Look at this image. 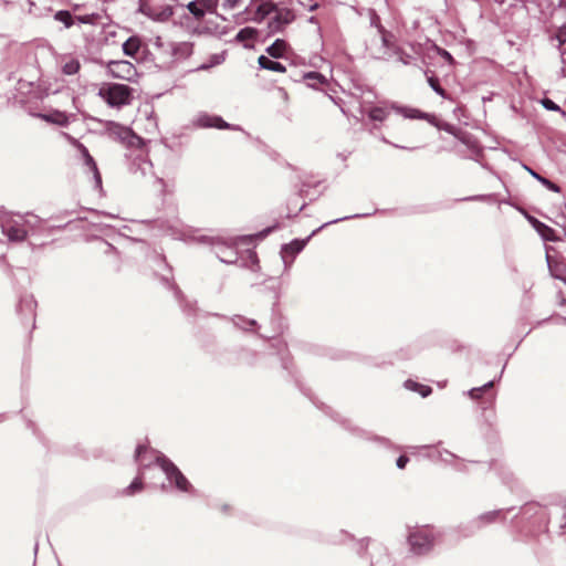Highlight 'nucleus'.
<instances>
[{"label":"nucleus","instance_id":"nucleus-44","mask_svg":"<svg viewBox=\"0 0 566 566\" xmlns=\"http://www.w3.org/2000/svg\"><path fill=\"white\" fill-rule=\"evenodd\" d=\"M434 48H436L438 55H440L442 59H444L449 64L454 63V59L449 51H447L446 49L439 48L437 45H434Z\"/></svg>","mask_w":566,"mask_h":566},{"label":"nucleus","instance_id":"nucleus-25","mask_svg":"<svg viewBox=\"0 0 566 566\" xmlns=\"http://www.w3.org/2000/svg\"><path fill=\"white\" fill-rule=\"evenodd\" d=\"M40 117L48 123H53L62 127L67 126L70 123L67 115L60 111H54L49 114H41Z\"/></svg>","mask_w":566,"mask_h":566},{"label":"nucleus","instance_id":"nucleus-13","mask_svg":"<svg viewBox=\"0 0 566 566\" xmlns=\"http://www.w3.org/2000/svg\"><path fill=\"white\" fill-rule=\"evenodd\" d=\"M107 130L109 134L116 136L123 143H126L129 146H137L142 144V138L137 136L129 127L123 126L115 122H109L107 124Z\"/></svg>","mask_w":566,"mask_h":566},{"label":"nucleus","instance_id":"nucleus-52","mask_svg":"<svg viewBox=\"0 0 566 566\" xmlns=\"http://www.w3.org/2000/svg\"><path fill=\"white\" fill-rule=\"evenodd\" d=\"M248 258H249V260H250V262L252 264H258L259 259H258V255H256V253L254 251L248 250Z\"/></svg>","mask_w":566,"mask_h":566},{"label":"nucleus","instance_id":"nucleus-64","mask_svg":"<svg viewBox=\"0 0 566 566\" xmlns=\"http://www.w3.org/2000/svg\"><path fill=\"white\" fill-rule=\"evenodd\" d=\"M382 42L385 45H387V39L385 36L382 38Z\"/></svg>","mask_w":566,"mask_h":566},{"label":"nucleus","instance_id":"nucleus-33","mask_svg":"<svg viewBox=\"0 0 566 566\" xmlns=\"http://www.w3.org/2000/svg\"><path fill=\"white\" fill-rule=\"evenodd\" d=\"M231 321L235 327L242 331H251L258 325L255 319L245 318L241 315H234Z\"/></svg>","mask_w":566,"mask_h":566},{"label":"nucleus","instance_id":"nucleus-48","mask_svg":"<svg viewBox=\"0 0 566 566\" xmlns=\"http://www.w3.org/2000/svg\"><path fill=\"white\" fill-rule=\"evenodd\" d=\"M493 197H494V195H476V196L468 197V198H465L464 200H470V201H484V200L492 199Z\"/></svg>","mask_w":566,"mask_h":566},{"label":"nucleus","instance_id":"nucleus-16","mask_svg":"<svg viewBox=\"0 0 566 566\" xmlns=\"http://www.w3.org/2000/svg\"><path fill=\"white\" fill-rule=\"evenodd\" d=\"M140 11L148 18L160 22L169 20L174 14L172 8L168 4L161 8H156L150 4H143L140 7Z\"/></svg>","mask_w":566,"mask_h":566},{"label":"nucleus","instance_id":"nucleus-22","mask_svg":"<svg viewBox=\"0 0 566 566\" xmlns=\"http://www.w3.org/2000/svg\"><path fill=\"white\" fill-rule=\"evenodd\" d=\"M259 66L264 70L283 73L286 71L285 66L269 56L260 55L258 59Z\"/></svg>","mask_w":566,"mask_h":566},{"label":"nucleus","instance_id":"nucleus-3","mask_svg":"<svg viewBox=\"0 0 566 566\" xmlns=\"http://www.w3.org/2000/svg\"><path fill=\"white\" fill-rule=\"evenodd\" d=\"M133 88L126 84L111 83L102 87L98 95L112 107L128 105L132 101Z\"/></svg>","mask_w":566,"mask_h":566},{"label":"nucleus","instance_id":"nucleus-32","mask_svg":"<svg viewBox=\"0 0 566 566\" xmlns=\"http://www.w3.org/2000/svg\"><path fill=\"white\" fill-rule=\"evenodd\" d=\"M405 388L418 392L423 398L428 397L432 392L431 387L410 379L405 381Z\"/></svg>","mask_w":566,"mask_h":566},{"label":"nucleus","instance_id":"nucleus-12","mask_svg":"<svg viewBox=\"0 0 566 566\" xmlns=\"http://www.w3.org/2000/svg\"><path fill=\"white\" fill-rule=\"evenodd\" d=\"M107 130L109 134L116 136L123 143H126L129 146H137L142 144V138L137 136L129 127L123 126L115 122H109L107 124Z\"/></svg>","mask_w":566,"mask_h":566},{"label":"nucleus","instance_id":"nucleus-59","mask_svg":"<svg viewBox=\"0 0 566 566\" xmlns=\"http://www.w3.org/2000/svg\"><path fill=\"white\" fill-rule=\"evenodd\" d=\"M318 8V3L315 2V1H311V3H308V11H315L316 9Z\"/></svg>","mask_w":566,"mask_h":566},{"label":"nucleus","instance_id":"nucleus-31","mask_svg":"<svg viewBox=\"0 0 566 566\" xmlns=\"http://www.w3.org/2000/svg\"><path fill=\"white\" fill-rule=\"evenodd\" d=\"M19 219H22L23 224H25V229H28L29 232H34L36 229L41 227L43 221L34 214L27 213L24 216H18Z\"/></svg>","mask_w":566,"mask_h":566},{"label":"nucleus","instance_id":"nucleus-54","mask_svg":"<svg viewBox=\"0 0 566 566\" xmlns=\"http://www.w3.org/2000/svg\"><path fill=\"white\" fill-rule=\"evenodd\" d=\"M77 148H78L82 157H85L86 154H90L88 149L81 143H77Z\"/></svg>","mask_w":566,"mask_h":566},{"label":"nucleus","instance_id":"nucleus-47","mask_svg":"<svg viewBox=\"0 0 566 566\" xmlns=\"http://www.w3.org/2000/svg\"><path fill=\"white\" fill-rule=\"evenodd\" d=\"M277 228V224L275 226H272V227H268L265 229H263L262 231L258 232L255 234V237L258 239H264L265 237H268L271 232H273L275 229Z\"/></svg>","mask_w":566,"mask_h":566},{"label":"nucleus","instance_id":"nucleus-24","mask_svg":"<svg viewBox=\"0 0 566 566\" xmlns=\"http://www.w3.org/2000/svg\"><path fill=\"white\" fill-rule=\"evenodd\" d=\"M192 43L178 42L171 46V53L176 59H187L192 54Z\"/></svg>","mask_w":566,"mask_h":566},{"label":"nucleus","instance_id":"nucleus-27","mask_svg":"<svg viewBox=\"0 0 566 566\" xmlns=\"http://www.w3.org/2000/svg\"><path fill=\"white\" fill-rule=\"evenodd\" d=\"M367 116L375 122H384L389 115V107L386 105L373 106L366 111Z\"/></svg>","mask_w":566,"mask_h":566},{"label":"nucleus","instance_id":"nucleus-30","mask_svg":"<svg viewBox=\"0 0 566 566\" xmlns=\"http://www.w3.org/2000/svg\"><path fill=\"white\" fill-rule=\"evenodd\" d=\"M279 10V7L275 2L266 0L262 1L256 8V15L260 17L261 20L270 15L271 13H275Z\"/></svg>","mask_w":566,"mask_h":566},{"label":"nucleus","instance_id":"nucleus-37","mask_svg":"<svg viewBox=\"0 0 566 566\" xmlns=\"http://www.w3.org/2000/svg\"><path fill=\"white\" fill-rule=\"evenodd\" d=\"M143 476H136L132 483L124 489L123 494L126 496L133 495L143 490Z\"/></svg>","mask_w":566,"mask_h":566},{"label":"nucleus","instance_id":"nucleus-10","mask_svg":"<svg viewBox=\"0 0 566 566\" xmlns=\"http://www.w3.org/2000/svg\"><path fill=\"white\" fill-rule=\"evenodd\" d=\"M156 261L158 263L159 266H164L167 271L166 274H160V280L161 282L167 286V287H170L174 290L175 292V296L176 298L180 302V305L184 310V312L188 313V314H191V312H195V305L191 304L190 302H186L184 300V295L181 293V291L172 282V275H171V269L169 268V265L167 264L166 262V259L165 256L163 255H156Z\"/></svg>","mask_w":566,"mask_h":566},{"label":"nucleus","instance_id":"nucleus-56","mask_svg":"<svg viewBox=\"0 0 566 566\" xmlns=\"http://www.w3.org/2000/svg\"><path fill=\"white\" fill-rule=\"evenodd\" d=\"M528 220H530V222L532 223V226L534 227L535 230L538 229V223H543L542 221L537 220L534 217H530Z\"/></svg>","mask_w":566,"mask_h":566},{"label":"nucleus","instance_id":"nucleus-26","mask_svg":"<svg viewBox=\"0 0 566 566\" xmlns=\"http://www.w3.org/2000/svg\"><path fill=\"white\" fill-rule=\"evenodd\" d=\"M524 168L528 171V174L534 178L536 179L538 182H541L544 187H546L548 190L553 191V192H557L559 193L562 191V188L551 181L549 179H547L546 177H543L542 175H539L537 171H535L534 169H532L531 167L524 165Z\"/></svg>","mask_w":566,"mask_h":566},{"label":"nucleus","instance_id":"nucleus-21","mask_svg":"<svg viewBox=\"0 0 566 566\" xmlns=\"http://www.w3.org/2000/svg\"><path fill=\"white\" fill-rule=\"evenodd\" d=\"M429 86L442 98H449L447 91L440 85L439 78L436 76L433 71L426 70L424 72Z\"/></svg>","mask_w":566,"mask_h":566},{"label":"nucleus","instance_id":"nucleus-57","mask_svg":"<svg viewBox=\"0 0 566 566\" xmlns=\"http://www.w3.org/2000/svg\"><path fill=\"white\" fill-rule=\"evenodd\" d=\"M528 220H530V222L532 223V226L534 227L535 230L538 229V223H543L542 221L537 220L534 217H530Z\"/></svg>","mask_w":566,"mask_h":566},{"label":"nucleus","instance_id":"nucleus-43","mask_svg":"<svg viewBox=\"0 0 566 566\" xmlns=\"http://www.w3.org/2000/svg\"><path fill=\"white\" fill-rule=\"evenodd\" d=\"M209 13H214L218 8L219 0H197Z\"/></svg>","mask_w":566,"mask_h":566},{"label":"nucleus","instance_id":"nucleus-1","mask_svg":"<svg viewBox=\"0 0 566 566\" xmlns=\"http://www.w3.org/2000/svg\"><path fill=\"white\" fill-rule=\"evenodd\" d=\"M148 453H151V458L155 459L156 464L160 467L171 485H174L180 492L195 493V489L191 483L170 459H168L161 452L155 450L148 451L147 448L142 444L137 446L135 451V459L140 464V475L143 474L144 469L147 468L151 462L150 458L149 461L146 462V455Z\"/></svg>","mask_w":566,"mask_h":566},{"label":"nucleus","instance_id":"nucleus-63","mask_svg":"<svg viewBox=\"0 0 566 566\" xmlns=\"http://www.w3.org/2000/svg\"><path fill=\"white\" fill-rule=\"evenodd\" d=\"M496 464H497L496 462H491L490 463V469H495Z\"/></svg>","mask_w":566,"mask_h":566},{"label":"nucleus","instance_id":"nucleus-55","mask_svg":"<svg viewBox=\"0 0 566 566\" xmlns=\"http://www.w3.org/2000/svg\"><path fill=\"white\" fill-rule=\"evenodd\" d=\"M367 544H368V538L367 539H361L359 543H358V554H361V551H364L366 547H367Z\"/></svg>","mask_w":566,"mask_h":566},{"label":"nucleus","instance_id":"nucleus-6","mask_svg":"<svg viewBox=\"0 0 566 566\" xmlns=\"http://www.w3.org/2000/svg\"><path fill=\"white\" fill-rule=\"evenodd\" d=\"M524 520L534 525L537 531H545L548 524V515L546 509L537 502H528L524 504L518 512Z\"/></svg>","mask_w":566,"mask_h":566},{"label":"nucleus","instance_id":"nucleus-19","mask_svg":"<svg viewBox=\"0 0 566 566\" xmlns=\"http://www.w3.org/2000/svg\"><path fill=\"white\" fill-rule=\"evenodd\" d=\"M439 457V461H442L449 465H452L457 471H464L465 465L463 460H460L454 453L449 450L436 451Z\"/></svg>","mask_w":566,"mask_h":566},{"label":"nucleus","instance_id":"nucleus-9","mask_svg":"<svg viewBox=\"0 0 566 566\" xmlns=\"http://www.w3.org/2000/svg\"><path fill=\"white\" fill-rule=\"evenodd\" d=\"M510 511H512V509H507L505 511L504 510H495V511L482 513L476 518L470 521L465 525L460 526V531L463 533V536H465V537L471 536L476 531L482 528L483 526L494 523L500 515L504 514L505 512H510Z\"/></svg>","mask_w":566,"mask_h":566},{"label":"nucleus","instance_id":"nucleus-60","mask_svg":"<svg viewBox=\"0 0 566 566\" xmlns=\"http://www.w3.org/2000/svg\"><path fill=\"white\" fill-rule=\"evenodd\" d=\"M563 518L565 520L564 523H562L559 525L560 530H564L566 527V505H565V509H564V516Z\"/></svg>","mask_w":566,"mask_h":566},{"label":"nucleus","instance_id":"nucleus-28","mask_svg":"<svg viewBox=\"0 0 566 566\" xmlns=\"http://www.w3.org/2000/svg\"><path fill=\"white\" fill-rule=\"evenodd\" d=\"M140 40L138 36H129L123 44V52L125 55L134 57L140 49Z\"/></svg>","mask_w":566,"mask_h":566},{"label":"nucleus","instance_id":"nucleus-42","mask_svg":"<svg viewBox=\"0 0 566 566\" xmlns=\"http://www.w3.org/2000/svg\"><path fill=\"white\" fill-rule=\"evenodd\" d=\"M223 61H224L223 54H212L209 59V62L201 64L197 70H199V71L209 70L212 66L221 64Z\"/></svg>","mask_w":566,"mask_h":566},{"label":"nucleus","instance_id":"nucleus-46","mask_svg":"<svg viewBox=\"0 0 566 566\" xmlns=\"http://www.w3.org/2000/svg\"><path fill=\"white\" fill-rule=\"evenodd\" d=\"M396 54L398 55V60L405 64V65H409L411 64V60H412V56L410 54H407L406 52L401 51V50H397L396 51Z\"/></svg>","mask_w":566,"mask_h":566},{"label":"nucleus","instance_id":"nucleus-14","mask_svg":"<svg viewBox=\"0 0 566 566\" xmlns=\"http://www.w3.org/2000/svg\"><path fill=\"white\" fill-rule=\"evenodd\" d=\"M295 19V14L291 9L283 8L275 12V15L269 21V30L271 33L281 32L285 25L292 23Z\"/></svg>","mask_w":566,"mask_h":566},{"label":"nucleus","instance_id":"nucleus-18","mask_svg":"<svg viewBox=\"0 0 566 566\" xmlns=\"http://www.w3.org/2000/svg\"><path fill=\"white\" fill-rule=\"evenodd\" d=\"M150 169L151 163L143 158H135L129 164V172L136 178L145 177Z\"/></svg>","mask_w":566,"mask_h":566},{"label":"nucleus","instance_id":"nucleus-58","mask_svg":"<svg viewBox=\"0 0 566 566\" xmlns=\"http://www.w3.org/2000/svg\"><path fill=\"white\" fill-rule=\"evenodd\" d=\"M381 140H382L384 143H387V144L392 145V146H394V147H396V148H400V149H408V148H407V147H405V146H400V145H397V144H392V143H390L389 140H387V139H386V137H381Z\"/></svg>","mask_w":566,"mask_h":566},{"label":"nucleus","instance_id":"nucleus-36","mask_svg":"<svg viewBox=\"0 0 566 566\" xmlns=\"http://www.w3.org/2000/svg\"><path fill=\"white\" fill-rule=\"evenodd\" d=\"M187 9L197 20L202 19L208 12L197 0L190 1L187 4Z\"/></svg>","mask_w":566,"mask_h":566},{"label":"nucleus","instance_id":"nucleus-20","mask_svg":"<svg viewBox=\"0 0 566 566\" xmlns=\"http://www.w3.org/2000/svg\"><path fill=\"white\" fill-rule=\"evenodd\" d=\"M287 46L289 45L285 40L276 39L271 45L266 48L265 51L270 57L280 59L284 56Z\"/></svg>","mask_w":566,"mask_h":566},{"label":"nucleus","instance_id":"nucleus-29","mask_svg":"<svg viewBox=\"0 0 566 566\" xmlns=\"http://www.w3.org/2000/svg\"><path fill=\"white\" fill-rule=\"evenodd\" d=\"M303 78L306 81L307 85L313 88H317L321 85H324L327 83L326 77L321 74L319 72H307L303 75Z\"/></svg>","mask_w":566,"mask_h":566},{"label":"nucleus","instance_id":"nucleus-4","mask_svg":"<svg viewBox=\"0 0 566 566\" xmlns=\"http://www.w3.org/2000/svg\"><path fill=\"white\" fill-rule=\"evenodd\" d=\"M2 212L0 213V227L2 233L8 238L10 242H22L28 237V229L23 224L22 219L14 218L4 211L3 207H0Z\"/></svg>","mask_w":566,"mask_h":566},{"label":"nucleus","instance_id":"nucleus-49","mask_svg":"<svg viewBox=\"0 0 566 566\" xmlns=\"http://www.w3.org/2000/svg\"><path fill=\"white\" fill-rule=\"evenodd\" d=\"M556 38L558 40V49L560 50L562 45L566 42V30L565 29H560L558 31Z\"/></svg>","mask_w":566,"mask_h":566},{"label":"nucleus","instance_id":"nucleus-7","mask_svg":"<svg viewBox=\"0 0 566 566\" xmlns=\"http://www.w3.org/2000/svg\"><path fill=\"white\" fill-rule=\"evenodd\" d=\"M410 549L416 555H424L433 547L431 530L427 527L417 528L408 536Z\"/></svg>","mask_w":566,"mask_h":566},{"label":"nucleus","instance_id":"nucleus-51","mask_svg":"<svg viewBox=\"0 0 566 566\" xmlns=\"http://www.w3.org/2000/svg\"><path fill=\"white\" fill-rule=\"evenodd\" d=\"M77 20L80 23L88 24L93 22V15H77L74 17V21Z\"/></svg>","mask_w":566,"mask_h":566},{"label":"nucleus","instance_id":"nucleus-11","mask_svg":"<svg viewBox=\"0 0 566 566\" xmlns=\"http://www.w3.org/2000/svg\"><path fill=\"white\" fill-rule=\"evenodd\" d=\"M195 124L201 128L242 130L240 126L227 123L221 116L209 115L207 113L199 114L195 120Z\"/></svg>","mask_w":566,"mask_h":566},{"label":"nucleus","instance_id":"nucleus-8","mask_svg":"<svg viewBox=\"0 0 566 566\" xmlns=\"http://www.w3.org/2000/svg\"><path fill=\"white\" fill-rule=\"evenodd\" d=\"M197 241L212 245L214 254L223 263L233 264L238 261L233 247L223 243L219 238L201 235L197 238Z\"/></svg>","mask_w":566,"mask_h":566},{"label":"nucleus","instance_id":"nucleus-53","mask_svg":"<svg viewBox=\"0 0 566 566\" xmlns=\"http://www.w3.org/2000/svg\"><path fill=\"white\" fill-rule=\"evenodd\" d=\"M339 421H340L344 426H346V428H347L348 430L357 431L359 434H364V433H365V432H364L363 430H360V429L352 428V427H350V424H349V421H348V420H344V419H342V420H339Z\"/></svg>","mask_w":566,"mask_h":566},{"label":"nucleus","instance_id":"nucleus-23","mask_svg":"<svg viewBox=\"0 0 566 566\" xmlns=\"http://www.w3.org/2000/svg\"><path fill=\"white\" fill-rule=\"evenodd\" d=\"M82 158L84 160V165L87 167L88 172H92V175H93L95 188L101 189L102 188V177H101V174L98 171V168H97V165H96L94 158L90 154H86L85 157H82Z\"/></svg>","mask_w":566,"mask_h":566},{"label":"nucleus","instance_id":"nucleus-38","mask_svg":"<svg viewBox=\"0 0 566 566\" xmlns=\"http://www.w3.org/2000/svg\"><path fill=\"white\" fill-rule=\"evenodd\" d=\"M539 103L545 109L552 111V112H558L563 117H566V112L559 105H557L553 99H551L548 97H544L539 101Z\"/></svg>","mask_w":566,"mask_h":566},{"label":"nucleus","instance_id":"nucleus-40","mask_svg":"<svg viewBox=\"0 0 566 566\" xmlns=\"http://www.w3.org/2000/svg\"><path fill=\"white\" fill-rule=\"evenodd\" d=\"M80 67H81V64H80L78 60L72 59V60L67 61L66 63H64V65L62 66V71L66 75H74L80 71Z\"/></svg>","mask_w":566,"mask_h":566},{"label":"nucleus","instance_id":"nucleus-39","mask_svg":"<svg viewBox=\"0 0 566 566\" xmlns=\"http://www.w3.org/2000/svg\"><path fill=\"white\" fill-rule=\"evenodd\" d=\"M258 34V31L254 28L245 27L241 29L238 33L235 39L240 42H243L245 40H253Z\"/></svg>","mask_w":566,"mask_h":566},{"label":"nucleus","instance_id":"nucleus-50","mask_svg":"<svg viewBox=\"0 0 566 566\" xmlns=\"http://www.w3.org/2000/svg\"><path fill=\"white\" fill-rule=\"evenodd\" d=\"M408 462L409 458L407 455H400L396 461V465L398 469H405Z\"/></svg>","mask_w":566,"mask_h":566},{"label":"nucleus","instance_id":"nucleus-17","mask_svg":"<svg viewBox=\"0 0 566 566\" xmlns=\"http://www.w3.org/2000/svg\"><path fill=\"white\" fill-rule=\"evenodd\" d=\"M35 307L36 302L33 295L30 294L21 296L17 307V311L21 316H24L32 322V327H34Z\"/></svg>","mask_w":566,"mask_h":566},{"label":"nucleus","instance_id":"nucleus-2","mask_svg":"<svg viewBox=\"0 0 566 566\" xmlns=\"http://www.w3.org/2000/svg\"><path fill=\"white\" fill-rule=\"evenodd\" d=\"M375 212H366V213H355V214H352V216H346V217H342V218H337V219H334V220H331L328 222H325L324 224H322L319 228L315 229L305 240H300V239H294L292 240L290 243L287 244H283L282 248H281V259L284 263V270L286 271L293 259L295 258L296 254H298L306 245V243L308 242V240L315 235L317 232H319L323 228L329 226V224H334V223H338V222H342V221H345V220H349V219H358V218H366V217H369L371 214H374Z\"/></svg>","mask_w":566,"mask_h":566},{"label":"nucleus","instance_id":"nucleus-61","mask_svg":"<svg viewBox=\"0 0 566 566\" xmlns=\"http://www.w3.org/2000/svg\"><path fill=\"white\" fill-rule=\"evenodd\" d=\"M202 32H212V30L208 27L203 28V30L199 31V33H202Z\"/></svg>","mask_w":566,"mask_h":566},{"label":"nucleus","instance_id":"nucleus-35","mask_svg":"<svg viewBox=\"0 0 566 566\" xmlns=\"http://www.w3.org/2000/svg\"><path fill=\"white\" fill-rule=\"evenodd\" d=\"M536 232L545 241H555L556 240L555 230L544 222L538 223V229L536 230Z\"/></svg>","mask_w":566,"mask_h":566},{"label":"nucleus","instance_id":"nucleus-15","mask_svg":"<svg viewBox=\"0 0 566 566\" xmlns=\"http://www.w3.org/2000/svg\"><path fill=\"white\" fill-rule=\"evenodd\" d=\"M114 77L130 81L136 74L135 66L128 61H113L108 65Z\"/></svg>","mask_w":566,"mask_h":566},{"label":"nucleus","instance_id":"nucleus-5","mask_svg":"<svg viewBox=\"0 0 566 566\" xmlns=\"http://www.w3.org/2000/svg\"><path fill=\"white\" fill-rule=\"evenodd\" d=\"M390 109H394L398 114L402 115L405 118L409 119H426L430 122L433 126H436L440 130H444L451 135L457 136V127L450 123L441 122L436 118V116L430 115L428 113L421 112L417 108L399 106L396 104H391Z\"/></svg>","mask_w":566,"mask_h":566},{"label":"nucleus","instance_id":"nucleus-45","mask_svg":"<svg viewBox=\"0 0 566 566\" xmlns=\"http://www.w3.org/2000/svg\"><path fill=\"white\" fill-rule=\"evenodd\" d=\"M420 449L427 451V457L428 458H430V459H432L434 461H439V457L437 455L436 451H440V450L437 449L436 447H433V446H422V447H420Z\"/></svg>","mask_w":566,"mask_h":566},{"label":"nucleus","instance_id":"nucleus-41","mask_svg":"<svg viewBox=\"0 0 566 566\" xmlns=\"http://www.w3.org/2000/svg\"><path fill=\"white\" fill-rule=\"evenodd\" d=\"M494 386V380H490L489 382L484 384L483 386L481 387H476V388H472L468 391V395L472 398V399H479L481 397V395L491 389L492 387Z\"/></svg>","mask_w":566,"mask_h":566},{"label":"nucleus","instance_id":"nucleus-62","mask_svg":"<svg viewBox=\"0 0 566 566\" xmlns=\"http://www.w3.org/2000/svg\"><path fill=\"white\" fill-rule=\"evenodd\" d=\"M227 1L230 3V6H231V7H234V6H235V3H237V1H235V0H227Z\"/></svg>","mask_w":566,"mask_h":566},{"label":"nucleus","instance_id":"nucleus-34","mask_svg":"<svg viewBox=\"0 0 566 566\" xmlns=\"http://www.w3.org/2000/svg\"><path fill=\"white\" fill-rule=\"evenodd\" d=\"M54 20L63 23L65 28H71L74 24V17L69 10H60L55 12Z\"/></svg>","mask_w":566,"mask_h":566}]
</instances>
